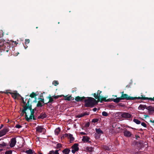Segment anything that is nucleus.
<instances>
[{
    "mask_svg": "<svg viewBox=\"0 0 154 154\" xmlns=\"http://www.w3.org/2000/svg\"><path fill=\"white\" fill-rule=\"evenodd\" d=\"M5 40L3 39H0V47L1 49L7 52H8L10 50L11 43L14 42V46H16L17 44L18 43L16 42H14L13 41H11V42L10 41L9 43L8 42L5 43Z\"/></svg>",
    "mask_w": 154,
    "mask_h": 154,
    "instance_id": "obj_1",
    "label": "nucleus"
},
{
    "mask_svg": "<svg viewBox=\"0 0 154 154\" xmlns=\"http://www.w3.org/2000/svg\"><path fill=\"white\" fill-rule=\"evenodd\" d=\"M84 106L86 107H93L98 104V101L95 99L91 97H85L84 100Z\"/></svg>",
    "mask_w": 154,
    "mask_h": 154,
    "instance_id": "obj_2",
    "label": "nucleus"
},
{
    "mask_svg": "<svg viewBox=\"0 0 154 154\" xmlns=\"http://www.w3.org/2000/svg\"><path fill=\"white\" fill-rule=\"evenodd\" d=\"M140 97H132L129 96L128 94H122L120 97H117L115 99V101L116 103H118L120 102L121 100H132L136 99H140Z\"/></svg>",
    "mask_w": 154,
    "mask_h": 154,
    "instance_id": "obj_3",
    "label": "nucleus"
},
{
    "mask_svg": "<svg viewBox=\"0 0 154 154\" xmlns=\"http://www.w3.org/2000/svg\"><path fill=\"white\" fill-rule=\"evenodd\" d=\"M96 133L95 134V137L96 138H99L100 137L101 134L103 133V132L100 128L95 129Z\"/></svg>",
    "mask_w": 154,
    "mask_h": 154,
    "instance_id": "obj_4",
    "label": "nucleus"
},
{
    "mask_svg": "<svg viewBox=\"0 0 154 154\" xmlns=\"http://www.w3.org/2000/svg\"><path fill=\"white\" fill-rule=\"evenodd\" d=\"M31 114L29 116V117H28V116L27 115H26V117H25V118L26 120L28 122H29L30 120L33 119V120H36V119L35 118V116H34V114L35 113H33V112H30Z\"/></svg>",
    "mask_w": 154,
    "mask_h": 154,
    "instance_id": "obj_5",
    "label": "nucleus"
},
{
    "mask_svg": "<svg viewBox=\"0 0 154 154\" xmlns=\"http://www.w3.org/2000/svg\"><path fill=\"white\" fill-rule=\"evenodd\" d=\"M79 144L78 143L74 144L71 147L72 149V153H74L75 152L78 151L79 150V148L78 147Z\"/></svg>",
    "mask_w": 154,
    "mask_h": 154,
    "instance_id": "obj_6",
    "label": "nucleus"
},
{
    "mask_svg": "<svg viewBox=\"0 0 154 154\" xmlns=\"http://www.w3.org/2000/svg\"><path fill=\"white\" fill-rule=\"evenodd\" d=\"M121 116L122 118L127 119L130 118L132 116V115L129 113L124 112L122 113Z\"/></svg>",
    "mask_w": 154,
    "mask_h": 154,
    "instance_id": "obj_7",
    "label": "nucleus"
},
{
    "mask_svg": "<svg viewBox=\"0 0 154 154\" xmlns=\"http://www.w3.org/2000/svg\"><path fill=\"white\" fill-rule=\"evenodd\" d=\"M35 129L36 132L38 133L45 132H46L45 129L43 127V126L38 125L35 128Z\"/></svg>",
    "mask_w": 154,
    "mask_h": 154,
    "instance_id": "obj_8",
    "label": "nucleus"
},
{
    "mask_svg": "<svg viewBox=\"0 0 154 154\" xmlns=\"http://www.w3.org/2000/svg\"><path fill=\"white\" fill-rule=\"evenodd\" d=\"M9 131V129L7 128H4L3 129L0 131V137L5 135Z\"/></svg>",
    "mask_w": 154,
    "mask_h": 154,
    "instance_id": "obj_9",
    "label": "nucleus"
},
{
    "mask_svg": "<svg viewBox=\"0 0 154 154\" xmlns=\"http://www.w3.org/2000/svg\"><path fill=\"white\" fill-rule=\"evenodd\" d=\"M6 93L10 94L11 95L12 97L14 99H17L18 97H21V96L19 93H17L9 92Z\"/></svg>",
    "mask_w": 154,
    "mask_h": 154,
    "instance_id": "obj_10",
    "label": "nucleus"
},
{
    "mask_svg": "<svg viewBox=\"0 0 154 154\" xmlns=\"http://www.w3.org/2000/svg\"><path fill=\"white\" fill-rule=\"evenodd\" d=\"M27 109H29L30 111V112H33V113H35V111H36L37 110L36 108H35L33 109H32V105H30V106H26V107H25L23 111L24 112H25V110H27Z\"/></svg>",
    "mask_w": 154,
    "mask_h": 154,
    "instance_id": "obj_11",
    "label": "nucleus"
},
{
    "mask_svg": "<svg viewBox=\"0 0 154 154\" xmlns=\"http://www.w3.org/2000/svg\"><path fill=\"white\" fill-rule=\"evenodd\" d=\"M101 92L102 91L98 90L97 92V94H96V93H94L93 94V96L95 97V99L99 100L100 99V97L101 96L100 95Z\"/></svg>",
    "mask_w": 154,
    "mask_h": 154,
    "instance_id": "obj_12",
    "label": "nucleus"
},
{
    "mask_svg": "<svg viewBox=\"0 0 154 154\" xmlns=\"http://www.w3.org/2000/svg\"><path fill=\"white\" fill-rule=\"evenodd\" d=\"M16 143V140L15 138H12L11 139V143L10 144V146L11 147H14Z\"/></svg>",
    "mask_w": 154,
    "mask_h": 154,
    "instance_id": "obj_13",
    "label": "nucleus"
},
{
    "mask_svg": "<svg viewBox=\"0 0 154 154\" xmlns=\"http://www.w3.org/2000/svg\"><path fill=\"white\" fill-rule=\"evenodd\" d=\"M124 135L125 136L127 137H130L132 134L129 131H128L127 129H125L123 132Z\"/></svg>",
    "mask_w": 154,
    "mask_h": 154,
    "instance_id": "obj_14",
    "label": "nucleus"
},
{
    "mask_svg": "<svg viewBox=\"0 0 154 154\" xmlns=\"http://www.w3.org/2000/svg\"><path fill=\"white\" fill-rule=\"evenodd\" d=\"M85 97L84 96L80 97L79 96H78L75 97V100L78 102L84 101V100L85 99Z\"/></svg>",
    "mask_w": 154,
    "mask_h": 154,
    "instance_id": "obj_15",
    "label": "nucleus"
},
{
    "mask_svg": "<svg viewBox=\"0 0 154 154\" xmlns=\"http://www.w3.org/2000/svg\"><path fill=\"white\" fill-rule=\"evenodd\" d=\"M65 137H67L70 139L71 141H73L74 138L73 137L72 135L70 134H66L64 135Z\"/></svg>",
    "mask_w": 154,
    "mask_h": 154,
    "instance_id": "obj_16",
    "label": "nucleus"
},
{
    "mask_svg": "<svg viewBox=\"0 0 154 154\" xmlns=\"http://www.w3.org/2000/svg\"><path fill=\"white\" fill-rule=\"evenodd\" d=\"M47 117V115L45 113H42L38 117V119H44Z\"/></svg>",
    "mask_w": 154,
    "mask_h": 154,
    "instance_id": "obj_17",
    "label": "nucleus"
},
{
    "mask_svg": "<svg viewBox=\"0 0 154 154\" xmlns=\"http://www.w3.org/2000/svg\"><path fill=\"white\" fill-rule=\"evenodd\" d=\"M141 97H140V99L142 100H151L154 101V97L152 98L151 97H143V95H141Z\"/></svg>",
    "mask_w": 154,
    "mask_h": 154,
    "instance_id": "obj_18",
    "label": "nucleus"
},
{
    "mask_svg": "<svg viewBox=\"0 0 154 154\" xmlns=\"http://www.w3.org/2000/svg\"><path fill=\"white\" fill-rule=\"evenodd\" d=\"M90 138L88 136H83L82 139V140L84 142H89Z\"/></svg>",
    "mask_w": 154,
    "mask_h": 154,
    "instance_id": "obj_19",
    "label": "nucleus"
},
{
    "mask_svg": "<svg viewBox=\"0 0 154 154\" xmlns=\"http://www.w3.org/2000/svg\"><path fill=\"white\" fill-rule=\"evenodd\" d=\"M146 109L149 111V112H154V106H147Z\"/></svg>",
    "mask_w": 154,
    "mask_h": 154,
    "instance_id": "obj_20",
    "label": "nucleus"
},
{
    "mask_svg": "<svg viewBox=\"0 0 154 154\" xmlns=\"http://www.w3.org/2000/svg\"><path fill=\"white\" fill-rule=\"evenodd\" d=\"M59 150H56L55 151L52 150L50 151L48 154H59L58 152Z\"/></svg>",
    "mask_w": 154,
    "mask_h": 154,
    "instance_id": "obj_21",
    "label": "nucleus"
},
{
    "mask_svg": "<svg viewBox=\"0 0 154 154\" xmlns=\"http://www.w3.org/2000/svg\"><path fill=\"white\" fill-rule=\"evenodd\" d=\"M70 152V150L68 148H65L62 151V152L64 154H68Z\"/></svg>",
    "mask_w": 154,
    "mask_h": 154,
    "instance_id": "obj_22",
    "label": "nucleus"
},
{
    "mask_svg": "<svg viewBox=\"0 0 154 154\" xmlns=\"http://www.w3.org/2000/svg\"><path fill=\"white\" fill-rule=\"evenodd\" d=\"M147 107V106L146 105H143L140 104L138 107V109H141L142 110H144L145 109H146Z\"/></svg>",
    "mask_w": 154,
    "mask_h": 154,
    "instance_id": "obj_23",
    "label": "nucleus"
},
{
    "mask_svg": "<svg viewBox=\"0 0 154 154\" xmlns=\"http://www.w3.org/2000/svg\"><path fill=\"white\" fill-rule=\"evenodd\" d=\"M62 95V96L64 97V99L65 100L68 101H70L71 99L72 98V97L71 95L69 96H64L63 95Z\"/></svg>",
    "mask_w": 154,
    "mask_h": 154,
    "instance_id": "obj_24",
    "label": "nucleus"
},
{
    "mask_svg": "<svg viewBox=\"0 0 154 154\" xmlns=\"http://www.w3.org/2000/svg\"><path fill=\"white\" fill-rule=\"evenodd\" d=\"M25 152L28 154H33L34 152L32 149H29L28 150H26Z\"/></svg>",
    "mask_w": 154,
    "mask_h": 154,
    "instance_id": "obj_25",
    "label": "nucleus"
},
{
    "mask_svg": "<svg viewBox=\"0 0 154 154\" xmlns=\"http://www.w3.org/2000/svg\"><path fill=\"white\" fill-rule=\"evenodd\" d=\"M111 147L110 146H108L107 145L103 146V148L106 150L109 151L111 149Z\"/></svg>",
    "mask_w": 154,
    "mask_h": 154,
    "instance_id": "obj_26",
    "label": "nucleus"
},
{
    "mask_svg": "<svg viewBox=\"0 0 154 154\" xmlns=\"http://www.w3.org/2000/svg\"><path fill=\"white\" fill-rule=\"evenodd\" d=\"M106 98L105 97H101L100 98V99L98 100L97 101H100V102H102L103 101L106 102Z\"/></svg>",
    "mask_w": 154,
    "mask_h": 154,
    "instance_id": "obj_27",
    "label": "nucleus"
},
{
    "mask_svg": "<svg viewBox=\"0 0 154 154\" xmlns=\"http://www.w3.org/2000/svg\"><path fill=\"white\" fill-rule=\"evenodd\" d=\"M60 128L58 127L56 128L54 131L55 134L56 135H58L60 132Z\"/></svg>",
    "mask_w": 154,
    "mask_h": 154,
    "instance_id": "obj_28",
    "label": "nucleus"
},
{
    "mask_svg": "<svg viewBox=\"0 0 154 154\" xmlns=\"http://www.w3.org/2000/svg\"><path fill=\"white\" fill-rule=\"evenodd\" d=\"M26 107V106H23V109L22 110V113L20 114V115L21 116H23V115L24 114H25V117H26V115H27V113L26 112V110H25V112H24L23 111L24 109Z\"/></svg>",
    "mask_w": 154,
    "mask_h": 154,
    "instance_id": "obj_29",
    "label": "nucleus"
},
{
    "mask_svg": "<svg viewBox=\"0 0 154 154\" xmlns=\"http://www.w3.org/2000/svg\"><path fill=\"white\" fill-rule=\"evenodd\" d=\"M48 98L49 99V100L48 103H52L54 101L53 98L51 96V95H49V96L48 97Z\"/></svg>",
    "mask_w": 154,
    "mask_h": 154,
    "instance_id": "obj_30",
    "label": "nucleus"
},
{
    "mask_svg": "<svg viewBox=\"0 0 154 154\" xmlns=\"http://www.w3.org/2000/svg\"><path fill=\"white\" fill-rule=\"evenodd\" d=\"M86 152H92V147H87L86 148Z\"/></svg>",
    "mask_w": 154,
    "mask_h": 154,
    "instance_id": "obj_31",
    "label": "nucleus"
},
{
    "mask_svg": "<svg viewBox=\"0 0 154 154\" xmlns=\"http://www.w3.org/2000/svg\"><path fill=\"white\" fill-rule=\"evenodd\" d=\"M31 100V98L29 97V98L28 100V101H27V103L26 104V105H23L24 106H30V105H31V104H30L29 103V102Z\"/></svg>",
    "mask_w": 154,
    "mask_h": 154,
    "instance_id": "obj_32",
    "label": "nucleus"
},
{
    "mask_svg": "<svg viewBox=\"0 0 154 154\" xmlns=\"http://www.w3.org/2000/svg\"><path fill=\"white\" fill-rule=\"evenodd\" d=\"M37 94L34 92H32L29 96V97H31L32 98H34L36 96Z\"/></svg>",
    "mask_w": 154,
    "mask_h": 154,
    "instance_id": "obj_33",
    "label": "nucleus"
},
{
    "mask_svg": "<svg viewBox=\"0 0 154 154\" xmlns=\"http://www.w3.org/2000/svg\"><path fill=\"white\" fill-rule=\"evenodd\" d=\"M6 146V143L4 142H1L0 143V148L5 146Z\"/></svg>",
    "mask_w": 154,
    "mask_h": 154,
    "instance_id": "obj_34",
    "label": "nucleus"
},
{
    "mask_svg": "<svg viewBox=\"0 0 154 154\" xmlns=\"http://www.w3.org/2000/svg\"><path fill=\"white\" fill-rule=\"evenodd\" d=\"M133 121L137 124H139L141 123L140 121L136 119H133Z\"/></svg>",
    "mask_w": 154,
    "mask_h": 154,
    "instance_id": "obj_35",
    "label": "nucleus"
},
{
    "mask_svg": "<svg viewBox=\"0 0 154 154\" xmlns=\"http://www.w3.org/2000/svg\"><path fill=\"white\" fill-rule=\"evenodd\" d=\"M43 105L42 104L40 101H39L36 105V106L37 107H41Z\"/></svg>",
    "mask_w": 154,
    "mask_h": 154,
    "instance_id": "obj_36",
    "label": "nucleus"
},
{
    "mask_svg": "<svg viewBox=\"0 0 154 154\" xmlns=\"http://www.w3.org/2000/svg\"><path fill=\"white\" fill-rule=\"evenodd\" d=\"M115 99H114V98H111V99H110V98L108 99H106V102H111L112 101H113L114 102L116 103V101H115V100H114Z\"/></svg>",
    "mask_w": 154,
    "mask_h": 154,
    "instance_id": "obj_37",
    "label": "nucleus"
},
{
    "mask_svg": "<svg viewBox=\"0 0 154 154\" xmlns=\"http://www.w3.org/2000/svg\"><path fill=\"white\" fill-rule=\"evenodd\" d=\"M62 147V145L60 143H59L57 144L55 148L56 149H58Z\"/></svg>",
    "mask_w": 154,
    "mask_h": 154,
    "instance_id": "obj_38",
    "label": "nucleus"
},
{
    "mask_svg": "<svg viewBox=\"0 0 154 154\" xmlns=\"http://www.w3.org/2000/svg\"><path fill=\"white\" fill-rule=\"evenodd\" d=\"M62 97V95H57L55 96V95H54L52 96V97H53L55 99H57L59 97Z\"/></svg>",
    "mask_w": 154,
    "mask_h": 154,
    "instance_id": "obj_39",
    "label": "nucleus"
},
{
    "mask_svg": "<svg viewBox=\"0 0 154 154\" xmlns=\"http://www.w3.org/2000/svg\"><path fill=\"white\" fill-rule=\"evenodd\" d=\"M102 115L104 116H107L108 115V113L105 111L102 112Z\"/></svg>",
    "mask_w": 154,
    "mask_h": 154,
    "instance_id": "obj_40",
    "label": "nucleus"
},
{
    "mask_svg": "<svg viewBox=\"0 0 154 154\" xmlns=\"http://www.w3.org/2000/svg\"><path fill=\"white\" fill-rule=\"evenodd\" d=\"M99 121V119H94L92 120V122L95 123L97 122L98 121Z\"/></svg>",
    "mask_w": 154,
    "mask_h": 154,
    "instance_id": "obj_41",
    "label": "nucleus"
},
{
    "mask_svg": "<svg viewBox=\"0 0 154 154\" xmlns=\"http://www.w3.org/2000/svg\"><path fill=\"white\" fill-rule=\"evenodd\" d=\"M59 83L57 81H54L53 82V84L55 86H57V85H58Z\"/></svg>",
    "mask_w": 154,
    "mask_h": 154,
    "instance_id": "obj_42",
    "label": "nucleus"
},
{
    "mask_svg": "<svg viewBox=\"0 0 154 154\" xmlns=\"http://www.w3.org/2000/svg\"><path fill=\"white\" fill-rule=\"evenodd\" d=\"M12 151L11 150L6 151L5 152V154H11Z\"/></svg>",
    "mask_w": 154,
    "mask_h": 154,
    "instance_id": "obj_43",
    "label": "nucleus"
},
{
    "mask_svg": "<svg viewBox=\"0 0 154 154\" xmlns=\"http://www.w3.org/2000/svg\"><path fill=\"white\" fill-rule=\"evenodd\" d=\"M90 123L89 122L86 123L85 125V127L86 128H88L89 126Z\"/></svg>",
    "mask_w": 154,
    "mask_h": 154,
    "instance_id": "obj_44",
    "label": "nucleus"
},
{
    "mask_svg": "<svg viewBox=\"0 0 154 154\" xmlns=\"http://www.w3.org/2000/svg\"><path fill=\"white\" fill-rule=\"evenodd\" d=\"M84 116V115L83 114H81L80 115H78L76 116V117L78 118H80Z\"/></svg>",
    "mask_w": 154,
    "mask_h": 154,
    "instance_id": "obj_45",
    "label": "nucleus"
},
{
    "mask_svg": "<svg viewBox=\"0 0 154 154\" xmlns=\"http://www.w3.org/2000/svg\"><path fill=\"white\" fill-rule=\"evenodd\" d=\"M30 40L29 39H26L25 40V44H28L29 43Z\"/></svg>",
    "mask_w": 154,
    "mask_h": 154,
    "instance_id": "obj_46",
    "label": "nucleus"
},
{
    "mask_svg": "<svg viewBox=\"0 0 154 154\" xmlns=\"http://www.w3.org/2000/svg\"><path fill=\"white\" fill-rule=\"evenodd\" d=\"M22 126L20 125H19L18 124H17L15 126V127L17 128H21L22 127Z\"/></svg>",
    "mask_w": 154,
    "mask_h": 154,
    "instance_id": "obj_47",
    "label": "nucleus"
},
{
    "mask_svg": "<svg viewBox=\"0 0 154 154\" xmlns=\"http://www.w3.org/2000/svg\"><path fill=\"white\" fill-rule=\"evenodd\" d=\"M141 125L143 126L144 127H146V124L144 123V122H142L141 123Z\"/></svg>",
    "mask_w": 154,
    "mask_h": 154,
    "instance_id": "obj_48",
    "label": "nucleus"
},
{
    "mask_svg": "<svg viewBox=\"0 0 154 154\" xmlns=\"http://www.w3.org/2000/svg\"><path fill=\"white\" fill-rule=\"evenodd\" d=\"M83 115H84V116H85V115H89V113L88 112H85L83 113Z\"/></svg>",
    "mask_w": 154,
    "mask_h": 154,
    "instance_id": "obj_49",
    "label": "nucleus"
},
{
    "mask_svg": "<svg viewBox=\"0 0 154 154\" xmlns=\"http://www.w3.org/2000/svg\"><path fill=\"white\" fill-rule=\"evenodd\" d=\"M40 102H42L43 103H44V98H40Z\"/></svg>",
    "mask_w": 154,
    "mask_h": 154,
    "instance_id": "obj_50",
    "label": "nucleus"
},
{
    "mask_svg": "<svg viewBox=\"0 0 154 154\" xmlns=\"http://www.w3.org/2000/svg\"><path fill=\"white\" fill-rule=\"evenodd\" d=\"M29 97V96H28V95H26V97H25V100L26 101L27 100H28V98Z\"/></svg>",
    "mask_w": 154,
    "mask_h": 154,
    "instance_id": "obj_51",
    "label": "nucleus"
},
{
    "mask_svg": "<svg viewBox=\"0 0 154 154\" xmlns=\"http://www.w3.org/2000/svg\"><path fill=\"white\" fill-rule=\"evenodd\" d=\"M26 100H25V101H24V100L22 101V103H23V104H24V105H25L27 103H26Z\"/></svg>",
    "mask_w": 154,
    "mask_h": 154,
    "instance_id": "obj_52",
    "label": "nucleus"
},
{
    "mask_svg": "<svg viewBox=\"0 0 154 154\" xmlns=\"http://www.w3.org/2000/svg\"><path fill=\"white\" fill-rule=\"evenodd\" d=\"M149 122L151 123H154V120H150L149 121ZM152 125L154 127V124H152Z\"/></svg>",
    "mask_w": 154,
    "mask_h": 154,
    "instance_id": "obj_53",
    "label": "nucleus"
},
{
    "mask_svg": "<svg viewBox=\"0 0 154 154\" xmlns=\"http://www.w3.org/2000/svg\"><path fill=\"white\" fill-rule=\"evenodd\" d=\"M97 108L96 107L94 108L93 109V110L94 112H96L97 111Z\"/></svg>",
    "mask_w": 154,
    "mask_h": 154,
    "instance_id": "obj_54",
    "label": "nucleus"
},
{
    "mask_svg": "<svg viewBox=\"0 0 154 154\" xmlns=\"http://www.w3.org/2000/svg\"><path fill=\"white\" fill-rule=\"evenodd\" d=\"M144 116H145L144 118L145 119L147 117H149V116L148 115H144Z\"/></svg>",
    "mask_w": 154,
    "mask_h": 154,
    "instance_id": "obj_55",
    "label": "nucleus"
},
{
    "mask_svg": "<svg viewBox=\"0 0 154 154\" xmlns=\"http://www.w3.org/2000/svg\"><path fill=\"white\" fill-rule=\"evenodd\" d=\"M135 137H136V139H137L138 138H140V136H138V135H135Z\"/></svg>",
    "mask_w": 154,
    "mask_h": 154,
    "instance_id": "obj_56",
    "label": "nucleus"
},
{
    "mask_svg": "<svg viewBox=\"0 0 154 154\" xmlns=\"http://www.w3.org/2000/svg\"><path fill=\"white\" fill-rule=\"evenodd\" d=\"M73 90L72 91V92H73L74 91H75V92L76 91V88H73Z\"/></svg>",
    "mask_w": 154,
    "mask_h": 154,
    "instance_id": "obj_57",
    "label": "nucleus"
},
{
    "mask_svg": "<svg viewBox=\"0 0 154 154\" xmlns=\"http://www.w3.org/2000/svg\"><path fill=\"white\" fill-rule=\"evenodd\" d=\"M119 105L120 106H124V105H122V103H119Z\"/></svg>",
    "mask_w": 154,
    "mask_h": 154,
    "instance_id": "obj_58",
    "label": "nucleus"
},
{
    "mask_svg": "<svg viewBox=\"0 0 154 154\" xmlns=\"http://www.w3.org/2000/svg\"><path fill=\"white\" fill-rule=\"evenodd\" d=\"M81 134H83V135H85L86 134L85 133H84V132H81Z\"/></svg>",
    "mask_w": 154,
    "mask_h": 154,
    "instance_id": "obj_59",
    "label": "nucleus"
},
{
    "mask_svg": "<svg viewBox=\"0 0 154 154\" xmlns=\"http://www.w3.org/2000/svg\"><path fill=\"white\" fill-rule=\"evenodd\" d=\"M21 97V100H22V101H23V100H24V98L23 97H22V96L21 97Z\"/></svg>",
    "mask_w": 154,
    "mask_h": 154,
    "instance_id": "obj_60",
    "label": "nucleus"
},
{
    "mask_svg": "<svg viewBox=\"0 0 154 154\" xmlns=\"http://www.w3.org/2000/svg\"><path fill=\"white\" fill-rule=\"evenodd\" d=\"M3 125H1V126H0V129H1L2 128V127H3Z\"/></svg>",
    "mask_w": 154,
    "mask_h": 154,
    "instance_id": "obj_61",
    "label": "nucleus"
},
{
    "mask_svg": "<svg viewBox=\"0 0 154 154\" xmlns=\"http://www.w3.org/2000/svg\"><path fill=\"white\" fill-rule=\"evenodd\" d=\"M48 103V102H47V103H44V104H48V103Z\"/></svg>",
    "mask_w": 154,
    "mask_h": 154,
    "instance_id": "obj_62",
    "label": "nucleus"
},
{
    "mask_svg": "<svg viewBox=\"0 0 154 154\" xmlns=\"http://www.w3.org/2000/svg\"><path fill=\"white\" fill-rule=\"evenodd\" d=\"M120 93L121 94V95L122 94H124V91H123L122 92H121Z\"/></svg>",
    "mask_w": 154,
    "mask_h": 154,
    "instance_id": "obj_63",
    "label": "nucleus"
},
{
    "mask_svg": "<svg viewBox=\"0 0 154 154\" xmlns=\"http://www.w3.org/2000/svg\"><path fill=\"white\" fill-rule=\"evenodd\" d=\"M113 97H116V98L117 97V95H113L112 96Z\"/></svg>",
    "mask_w": 154,
    "mask_h": 154,
    "instance_id": "obj_64",
    "label": "nucleus"
}]
</instances>
